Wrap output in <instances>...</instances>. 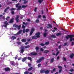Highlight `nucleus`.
Returning <instances> with one entry per match:
<instances>
[{"mask_svg":"<svg viewBox=\"0 0 74 74\" xmlns=\"http://www.w3.org/2000/svg\"><path fill=\"white\" fill-rule=\"evenodd\" d=\"M24 74H29V72H27V71L25 72L24 73Z\"/></svg>","mask_w":74,"mask_h":74,"instance_id":"nucleus-40","label":"nucleus"},{"mask_svg":"<svg viewBox=\"0 0 74 74\" xmlns=\"http://www.w3.org/2000/svg\"><path fill=\"white\" fill-rule=\"evenodd\" d=\"M41 15H39L38 16V19H39V18H41Z\"/></svg>","mask_w":74,"mask_h":74,"instance_id":"nucleus-33","label":"nucleus"},{"mask_svg":"<svg viewBox=\"0 0 74 74\" xmlns=\"http://www.w3.org/2000/svg\"><path fill=\"white\" fill-rule=\"evenodd\" d=\"M23 52H24V50H23V49H22L21 50V52L22 53H23Z\"/></svg>","mask_w":74,"mask_h":74,"instance_id":"nucleus-42","label":"nucleus"},{"mask_svg":"<svg viewBox=\"0 0 74 74\" xmlns=\"http://www.w3.org/2000/svg\"><path fill=\"white\" fill-rule=\"evenodd\" d=\"M10 18V17L9 16H8L7 17V18H6V20H7V21H8V19H9Z\"/></svg>","mask_w":74,"mask_h":74,"instance_id":"nucleus-43","label":"nucleus"},{"mask_svg":"<svg viewBox=\"0 0 74 74\" xmlns=\"http://www.w3.org/2000/svg\"><path fill=\"white\" fill-rule=\"evenodd\" d=\"M40 50L41 51H44V49L42 48H40Z\"/></svg>","mask_w":74,"mask_h":74,"instance_id":"nucleus-44","label":"nucleus"},{"mask_svg":"<svg viewBox=\"0 0 74 74\" xmlns=\"http://www.w3.org/2000/svg\"><path fill=\"white\" fill-rule=\"evenodd\" d=\"M30 55H37V53H36V52H32L30 53Z\"/></svg>","mask_w":74,"mask_h":74,"instance_id":"nucleus-9","label":"nucleus"},{"mask_svg":"<svg viewBox=\"0 0 74 74\" xmlns=\"http://www.w3.org/2000/svg\"><path fill=\"white\" fill-rule=\"evenodd\" d=\"M41 73H45V71L44 70H42L40 71Z\"/></svg>","mask_w":74,"mask_h":74,"instance_id":"nucleus-27","label":"nucleus"},{"mask_svg":"<svg viewBox=\"0 0 74 74\" xmlns=\"http://www.w3.org/2000/svg\"><path fill=\"white\" fill-rule=\"evenodd\" d=\"M47 33L46 32L45 33L43 34L44 37H46L47 36Z\"/></svg>","mask_w":74,"mask_h":74,"instance_id":"nucleus-20","label":"nucleus"},{"mask_svg":"<svg viewBox=\"0 0 74 74\" xmlns=\"http://www.w3.org/2000/svg\"><path fill=\"white\" fill-rule=\"evenodd\" d=\"M70 36H71L72 37V38H73V37H74V35H70Z\"/></svg>","mask_w":74,"mask_h":74,"instance_id":"nucleus-54","label":"nucleus"},{"mask_svg":"<svg viewBox=\"0 0 74 74\" xmlns=\"http://www.w3.org/2000/svg\"><path fill=\"white\" fill-rule=\"evenodd\" d=\"M9 8H10V7H7L6 9H5V10L4 12H6V11H7V10H8V9H9Z\"/></svg>","mask_w":74,"mask_h":74,"instance_id":"nucleus-21","label":"nucleus"},{"mask_svg":"<svg viewBox=\"0 0 74 74\" xmlns=\"http://www.w3.org/2000/svg\"><path fill=\"white\" fill-rule=\"evenodd\" d=\"M21 41H22V42H26V39H23Z\"/></svg>","mask_w":74,"mask_h":74,"instance_id":"nucleus-17","label":"nucleus"},{"mask_svg":"<svg viewBox=\"0 0 74 74\" xmlns=\"http://www.w3.org/2000/svg\"><path fill=\"white\" fill-rule=\"evenodd\" d=\"M45 73H46V74H48V73H49V71H45Z\"/></svg>","mask_w":74,"mask_h":74,"instance_id":"nucleus-26","label":"nucleus"},{"mask_svg":"<svg viewBox=\"0 0 74 74\" xmlns=\"http://www.w3.org/2000/svg\"><path fill=\"white\" fill-rule=\"evenodd\" d=\"M23 23L24 25H25L26 26V25H28V23L27 22L26 23H25V22H23Z\"/></svg>","mask_w":74,"mask_h":74,"instance_id":"nucleus-23","label":"nucleus"},{"mask_svg":"<svg viewBox=\"0 0 74 74\" xmlns=\"http://www.w3.org/2000/svg\"><path fill=\"white\" fill-rule=\"evenodd\" d=\"M66 45H67V43H64V46H66Z\"/></svg>","mask_w":74,"mask_h":74,"instance_id":"nucleus-59","label":"nucleus"},{"mask_svg":"<svg viewBox=\"0 0 74 74\" xmlns=\"http://www.w3.org/2000/svg\"><path fill=\"white\" fill-rule=\"evenodd\" d=\"M38 67H40L41 66V64H39L38 65Z\"/></svg>","mask_w":74,"mask_h":74,"instance_id":"nucleus-53","label":"nucleus"},{"mask_svg":"<svg viewBox=\"0 0 74 74\" xmlns=\"http://www.w3.org/2000/svg\"><path fill=\"white\" fill-rule=\"evenodd\" d=\"M66 39H69V38H70V40L71 42L72 41V40L74 41V38H73L72 36H70V35H68L67 36H66Z\"/></svg>","mask_w":74,"mask_h":74,"instance_id":"nucleus-2","label":"nucleus"},{"mask_svg":"<svg viewBox=\"0 0 74 74\" xmlns=\"http://www.w3.org/2000/svg\"><path fill=\"white\" fill-rule=\"evenodd\" d=\"M16 38V37H15V36H12V38H11V40H15Z\"/></svg>","mask_w":74,"mask_h":74,"instance_id":"nucleus-10","label":"nucleus"},{"mask_svg":"<svg viewBox=\"0 0 74 74\" xmlns=\"http://www.w3.org/2000/svg\"><path fill=\"white\" fill-rule=\"evenodd\" d=\"M70 71H71V72H72V71H74V69H71L70 70Z\"/></svg>","mask_w":74,"mask_h":74,"instance_id":"nucleus-49","label":"nucleus"},{"mask_svg":"<svg viewBox=\"0 0 74 74\" xmlns=\"http://www.w3.org/2000/svg\"><path fill=\"white\" fill-rule=\"evenodd\" d=\"M22 28H23V29H25V26L23 25H22Z\"/></svg>","mask_w":74,"mask_h":74,"instance_id":"nucleus-50","label":"nucleus"},{"mask_svg":"<svg viewBox=\"0 0 74 74\" xmlns=\"http://www.w3.org/2000/svg\"><path fill=\"white\" fill-rule=\"evenodd\" d=\"M27 6V5H23L22 6V8H26V7Z\"/></svg>","mask_w":74,"mask_h":74,"instance_id":"nucleus-18","label":"nucleus"},{"mask_svg":"<svg viewBox=\"0 0 74 74\" xmlns=\"http://www.w3.org/2000/svg\"><path fill=\"white\" fill-rule=\"evenodd\" d=\"M36 23H38L40 22V21L39 20L37 19L36 20Z\"/></svg>","mask_w":74,"mask_h":74,"instance_id":"nucleus-37","label":"nucleus"},{"mask_svg":"<svg viewBox=\"0 0 74 74\" xmlns=\"http://www.w3.org/2000/svg\"><path fill=\"white\" fill-rule=\"evenodd\" d=\"M22 32V30H20L17 33L14 34V36H18V35H19V34H21V32Z\"/></svg>","mask_w":74,"mask_h":74,"instance_id":"nucleus-7","label":"nucleus"},{"mask_svg":"<svg viewBox=\"0 0 74 74\" xmlns=\"http://www.w3.org/2000/svg\"><path fill=\"white\" fill-rule=\"evenodd\" d=\"M27 59V58L26 57H25L22 60V62H25L26 60V59Z\"/></svg>","mask_w":74,"mask_h":74,"instance_id":"nucleus-14","label":"nucleus"},{"mask_svg":"<svg viewBox=\"0 0 74 74\" xmlns=\"http://www.w3.org/2000/svg\"><path fill=\"white\" fill-rule=\"evenodd\" d=\"M19 16H17L16 17V21L17 22H19Z\"/></svg>","mask_w":74,"mask_h":74,"instance_id":"nucleus-11","label":"nucleus"},{"mask_svg":"<svg viewBox=\"0 0 74 74\" xmlns=\"http://www.w3.org/2000/svg\"><path fill=\"white\" fill-rule=\"evenodd\" d=\"M62 34V33H59L56 34V36H60V35H61Z\"/></svg>","mask_w":74,"mask_h":74,"instance_id":"nucleus-16","label":"nucleus"},{"mask_svg":"<svg viewBox=\"0 0 74 74\" xmlns=\"http://www.w3.org/2000/svg\"><path fill=\"white\" fill-rule=\"evenodd\" d=\"M56 70V69H55V68L54 69H53V71H51V73H53V72H52V71H53V72L55 71Z\"/></svg>","mask_w":74,"mask_h":74,"instance_id":"nucleus-35","label":"nucleus"},{"mask_svg":"<svg viewBox=\"0 0 74 74\" xmlns=\"http://www.w3.org/2000/svg\"><path fill=\"white\" fill-rule=\"evenodd\" d=\"M21 25H19V26L18 25H16L15 24H14L13 25V27H18V30H19L20 29V28H21Z\"/></svg>","mask_w":74,"mask_h":74,"instance_id":"nucleus-4","label":"nucleus"},{"mask_svg":"<svg viewBox=\"0 0 74 74\" xmlns=\"http://www.w3.org/2000/svg\"><path fill=\"white\" fill-rule=\"evenodd\" d=\"M24 47L25 48H29L30 47V46L29 45L25 46Z\"/></svg>","mask_w":74,"mask_h":74,"instance_id":"nucleus-19","label":"nucleus"},{"mask_svg":"<svg viewBox=\"0 0 74 74\" xmlns=\"http://www.w3.org/2000/svg\"><path fill=\"white\" fill-rule=\"evenodd\" d=\"M34 31V28H32L31 29V32L30 34V36H31V35H32V34H33V32Z\"/></svg>","mask_w":74,"mask_h":74,"instance_id":"nucleus-8","label":"nucleus"},{"mask_svg":"<svg viewBox=\"0 0 74 74\" xmlns=\"http://www.w3.org/2000/svg\"><path fill=\"white\" fill-rule=\"evenodd\" d=\"M12 14H14V11H12Z\"/></svg>","mask_w":74,"mask_h":74,"instance_id":"nucleus-58","label":"nucleus"},{"mask_svg":"<svg viewBox=\"0 0 74 74\" xmlns=\"http://www.w3.org/2000/svg\"><path fill=\"white\" fill-rule=\"evenodd\" d=\"M63 60H64V61H66V58L63 57Z\"/></svg>","mask_w":74,"mask_h":74,"instance_id":"nucleus-51","label":"nucleus"},{"mask_svg":"<svg viewBox=\"0 0 74 74\" xmlns=\"http://www.w3.org/2000/svg\"><path fill=\"white\" fill-rule=\"evenodd\" d=\"M23 33H25V29H23Z\"/></svg>","mask_w":74,"mask_h":74,"instance_id":"nucleus-45","label":"nucleus"},{"mask_svg":"<svg viewBox=\"0 0 74 74\" xmlns=\"http://www.w3.org/2000/svg\"><path fill=\"white\" fill-rule=\"evenodd\" d=\"M21 57H20L19 58H18V60H21Z\"/></svg>","mask_w":74,"mask_h":74,"instance_id":"nucleus-61","label":"nucleus"},{"mask_svg":"<svg viewBox=\"0 0 74 74\" xmlns=\"http://www.w3.org/2000/svg\"><path fill=\"white\" fill-rule=\"evenodd\" d=\"M13 21H14V18H12L10 20V21L9 22V23H12L13 22Z\"/></svg>","mask_w":74,"mask_h":74,"instance_id":"nucleus-13","label":"nucleus"},{"mask_svg":"<svg viewBox=\"0 0 74 74\" xmlns=\"http://www.w3.org/2000/svg\"><path fill=\"white\" fill-rule=\"evenodd\" d=\"M10 63H11V64L12 65H14V61H12V62H11Z\"/></svg>","mask_w":74,"mask_h":74,"instance_id":"nucleus-38","label":"nucleus"},{"mask_svg":"<svg viewBox=\"0 0 74 74\" xmlns=\"http://www.w3.org/2000/svg\"><path fill=\"white\" fill-rule=\"evenodd\" d=\"M40 32H38L36 33V36H34L32 37V39H37V38H38V37H40Z\"/></svg>","mask_w":74,"mask_h":74,"instance_id":"nucleus-1","label":"nucleus"},{"mask_svg":"<svg viewBox=\"0 0 74 74\" xmlns=\"http://www.w3.org/2000/svg\"><path fill=\"white\" fill-rule=\"evenodd\" d=\"M27 59L28 60H32V58H31L30 57H28Z\"/></svg>","mask_w":74,"mask_h":74,"instance_id":"nucleus-31","label":"nucleus"},{"mask_svg":"<svg viewBox=\"0 0 74 74\" xmlns=\"http://www.w3.org/2000/svg\"><path fill=\"white\" fill-rule=\"evenodd\" d=\"M27 21H30V19H27Z\"/></svg>","mask_w":74,"mask_h":74,"instance_id":"nucleus-62","label":"nucleus"},{"mask_svg":"<svg viewBox=\"0 0 74 74\" xmlns=\"http://www.w3.org/2000/svg\"><path fill=\"white\" fill-rule=\"evenodd\" d=\"M38 1L39 3H41L42 2V1H43V0H38Z\"/></svg>","mask_w":74,"mask_h":74,"instance_id":"nucleus-29","label":"nucleus"},{"mask_svg":"<svg viewBox=\"0 0 74 74\" xmlns=\"http://www.w3.org/2000/svg\"><path fill=\"white\" fill-rule=\"evenodd\" d=\"M37 8H35V9H34V10L35 12H36V11L37 10Z\"/></svg>","mask_w":74,"mask_h":74,"instance_id":"nucleus-48","label":"nucleus"},{"mask_svg":"<svg viewBox=\"0 0 74 74\" xmlns=\"http://www.w3.org/2000/svg\"><path fill=\"white\" fill-rule=\"evenodd\" d=\"M5 53H3L2 54L1 56H5Z\"/></svg>","mask_w":74,"mask_h":74,"instance_id":"nucleus-47","label":"nucleus"},{"mask_svg":"<svg viewBox=\"0 0 74 74\" xmlns=\"http://www.w3.org/2000/svg\"><path fill=\"white\" fill-rule=\"evenodd\" d=\"M54 60V59L53 58L51 59V63L53 62Z\"/></svg>","mask_w":74,"mask_h":74,"instance_id":"nucleus-32","label":"nucleus"},{"mask_svg":"<svg viewBox=\"0 0 74 74\" xmlns=\"http://www.w3.org/2000/svg\"><path fill=\"white\" fill-rule=\"evenodd\" d=\"M54 29L55 30H57V28H56V27H54Z\"/></svg>","mask_w":74,"mask_h":74,"instance_id":"nucleus-63","label":"nucleus"},{"mask_svg":"<svg viewBox=\"0 0 74 74\" xmlns=\"http://www.w3.org/2000/svg\"><path fill=\"white\" fill-rule=\"evenodd\" d=\"M43 18H45H45H46V17L44 15L43 16Z\"/></svg>","mask_w":74,"mask_h":74,"instance_id":"nucleus-57","label":"nucleus"},{"mask_svg":"<svg viewBox=\"0 0 74 74\" xmlns=\"http://www.w3.org/2000/svg\"><path fill=\"white\" fill-rule=\"evenodd\" d=\"M27 3V1H25L24 2L23 4H26Z\"/></svg>","mask_w":74,"mask_h":74,"instance_id":"nucleus-46","label":"nucleus"},{"mask_svg":"<svg viewBox=\"0 0 74 74\" xmlns=\"http://www.w3.org/2000/svg\"><path fill=\"white\" fill-rule=\"evenodd\" d=\"M28 66L29 67H31V66H32V65L30 64H28Z\"/></svg>","mask_w":74,"mask_h":74,"instance_id":"nucleus-52","label":"nucleus"},{"mask_svg":"<svg viewBox=\"0 0 74 74\" xmlns=\"http://www.w3.org/2000/svg\"><path fill=\"white\" fill-rule=\"evenodd\" d=\"M59 52H57V53L56 54V56H57L58 55V54H59Z\"/></svg>","mask_w":74,"mask_h":74,"instance_id":"nucleus-55","label":"nucleus"},{"mask_svg":"<svg viewBox=\"0 0 74 74\" xmlns=\"http://www.w3.org/2000/svg\"><path fill=\"white\" fill-rule=\"evenodd\" d=\"M43 59H44V58L43 57H42L40 58V59L38 60L36 62L37 63H40V62H41V60H43Z\"/></svg>","mask_w":74,"mask_h":74,"instance_id":"nucleus-6","label":"nucleus"},{"mask_svg":"<svg viewBox=\"0 0 74 74\" xmlns=\"http://www.w3.org/2000/svg\"><path fill=\"white\" fill-rule=\"evenodd\" d=\"M58 48H59V49H60V48H61V46L60 45L58 47Z\"/></svg>","mask_w":74,"mask_h":74,"instance_id":"nucleus-60","label":"nucleus"},{"mask_svg":"<svg viewBox=\"0 0 74 74\" xmlns=\"http://www.w3.org/2000/svg\"><path fill=\"white\" fill-rule=\"evenodd\" d=\"M49 50H45V51H44V53H48V52H49Z\"/></svg>","mask_w":74,"mask_h":74,"instance_id":"nucleus-22","label":"nucleus"},{"mask_svg":"<svg viewBox=\"0 0 74 74\" xmlns=\"http://www.w3.org/2000/svg\"><path fill=\"white\" fill-rule=\"evenodd\" d=\"M58 68H59V69H62V67L60 66H58Z\"/></svg>","mask_w":74,"mask_h":74,"instance_id":"nucleus-39","label":"nucleus"},{"mask_svg":"<svg viewBox=\"0 0 74 74\" xmlns=\"http://www.w3.org/2000/svg\"><path fill=\"white\" fill-rule=\"evenodd\" d=\"M36 52H38L39 51H38V49H39V47H36Z\"/></svg>","mask_w":74,"mask_h":74,"instance_id":"nucleus-15","label":"nucleus"},{"mask_svg":"<svg viewBox=\"0 0 74 74\" xmlns=\"http://www.w3.org/2000/svg\"><path fill=\"white\" fill-rule=\"evenodd\" d=\"M4 25L2 26V27H6L7 26V25H8V23H7V21H5L4 23Z\"/></svg>","mask_w":74,"mask_h":74,"instance_id":"nucleus-5","label":"nucleus"},{"mask_svg":"<svg viewBox=\"0 0 74 74\" xmlns=\"http://www.w3.org/2000/svg\"><path fill=\"white\" fill-rule=\"evenodd\" d=\"M5 70L6 71H8L10 70V69L9 68H7L5 69Z\"/></svg>","mask_w":74,"mask_h":74,"instance_id":"nucleus-12","label":"nucleus"},{"mask_svg":"<svg viewBox=\"0 0 74 74\" xmlns=\"http://www.w3.org/2000/svg\"><path fill=\"white\" fill-rule=\"evenodd\" d=\"M16 7L17 8H18L17 9V10H21V8H22V6H19V3L16 4Z\"/></svg>","mask_w":74,"mask_h":74,"instance_id":"nucleus-3","label":"nucleus"},{"mask_svg":"<svg viewBox=\"0 0 74 74\" xmlns=\"http://www.w3.org/2000/svg\"><path fill=\"white\" fill-rule=\"evenodd\" d=\"M51 37L52 38H56V36H55V35H52L51 36Z\"/></svg>","mask_w":74,"mask_h":74,"instance_id":"nucleus-25","label":"nucleus"},{"mask_svg":"<svg viewBox=\"0 0 74 74\" xmlns=\"http://www.w3.org/2000/svg\"><path fill=\"white\" fill-rule=\"evenodd\" d=\"M16 10V8H12L10 9V11H13L14 10Z\"/></svg>","mask_w":74,"mask_h":74,"instance_id":"nucleus-28","label":"nucleus"},{"mask_svg":"<svg viewBox=\"0 0 74 74\" xmlns=\"http://www.w3.org/2000/svg\"><path fill=\"white\" fill-rule=\"evenodd\" d=\"M70 56H74V54L73 53H72L71 55H70Z\"/></svg>","mask_w":74,"mask_h":74,"instance_id":"nucleus-64","label":"nucleus"},{"mask_svg":"<svg viewBox=\"0 0 74 74\" xmlns=\"http://www.w3.org/2000/svg\"><path fill=\"white\" fill-rule=\"evenodd\" d=\"M29 31V29H27L25 30V32H28Z\"/></svg>","mask_w":74,"mask_h":74,"instance_id":"nucleus-41","label":"nucleus"},{"mask_svg":"<svg viewBox=\"0 0 74 74\" xmlns=\"http://www.w3.org/2000/svg\"><path fill=\"white\" fill-rule=\"evenodd\" d=\"M48 26L49 27H51V28H52V25L51 24H48Z\"/></svg>","mask_w":74,"mask_h":74,"instance_id":"nucleus-24","label":"nucleus"},{"mask_svg":"<svg viewBox=\"0 0 74 74\" xmlns=\"http://www.w3.org/2000/svg\"><path fill=\"white\" fill-rule=\"evenodd\" d=\"M32 69H33V68L32 67H31L28 69V71H30V70H32Z\"/></svg>","mask_w":74,"mask_h":74,"instance_id":"nucleus-34","label":"nucleus"},{"mask_svg":"<svg viewBox=\"0 0 74 74\" xmlns=\"http://www.w3.org/2000/svg\"><path fill=\"white\" fill-rule=\"evenodd\" d=\"M40 45H41V46H44L45 45V44L42 43L40 44Z\"/></svg>","mask_w":74,"mask_h":74,"instance_id":"nucleus-36","label":"nucleus"},{"mask_svg":"<svg viewBox=\"0 0 74 74\" xmlns=\"http://www.w3.org/2000/svg\"><path fill=\"white\" fill-rule=\"evenodd\" d=\"M17 44H18V45H20V44H21V42H17Z\"/></svg>","mask_w":74,"mask_h":74,"instance_id":"nucleus-56","label":"nucleus"},{"mask_svg":"<svg viewBox=\"0 0 74 74\" xmlns=\"http://www.w3.org/2000/svg\"><path fill=\"white\" fill-rule=\"evenodd\" d=\"M49 42H47L45 43V45H48V44H49Z\"/></svg>","mask_w":74,"mask_h":74,"instance_id":"nucleus-30","label":"nucleus"}]
</instances>
